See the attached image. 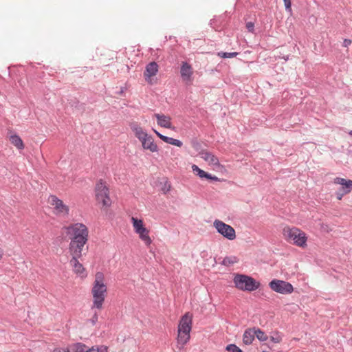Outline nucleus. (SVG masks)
Returning <instances> with one entry per match:
<instances>
[{
	"label": "nucleus",
	"mask_w": 352,
	"mask_h": 352,
	"mask_svg": "<svg viewBox=\"0 0 352 352\" xmlns=\"http://www.w3.org/2000/svg\"><path fill=\"white\" fill-rule=\"evenodd\" d=\"M283 239L292 245L305 249L307 247V236L297 227L285 226L283 229Z\"/></svg>",
	"instance_id": "f03ea898"
},
{
	"label": "nucleus",
	"mask_w": 352,
	"mask_h": 352,
	"mask_svg": "<svg viewBox=\"0 0 352 352\" xmlns=\"http://www.w3.org/2000/svg\"><path fill=\"white\" fill-rule=\"evenodd\" d=\"M228 352H243L236 345L230 344L226 346Z\"/></svg>",
	"instance_id": "bb28decb"
},
{
	"label": "nucleus",
	"mask_w": 352,
	"mask_h": 352,
	"mask_svg": "<svg viewBox=\"0 0 352 352\" xmlns=\"http://www.w3.org/2000/svg\"><path fill=\"white\" fill-rule=\"evenodd\" d=\"M199 155L201 159L208 163L209 166H219V161L218 157L211 152L207 150H201L199 153Z\"/></svg>",
	"instance_id": "2eb2a0df"
},
{
	"label": "nucleus",
	"mask_w": 352,
	"mask_h": 352,
	"mask_svg": "<svg viewBox=\"0 0 352 352\" xmlns=\"http://www.w3.org/2000/svg\"><path fill=\"white\" fill-rule=\"evenodd\" d=\"M349 194V192H346V191L343 190H341V189H338L336 192V199L338 200H342V199L343 198V197L346 195H348Z\"/></svg>",
	"instance_id": "c85d7f7f"
},
{
	"label": "nucleus",
	"mask_w": 352,
	"mask_h": 352,
	"mask_svg": "<svg viewBox=\"0 0 352 352\" xmlns=\"http://www.w3.org/2000/svg\"><path fill=\"white\" fill-rule=\"evenodd\" d=\"M130 128L135 136L138 139L141 140L144 135H146L148 133L143 129V128L136 122H131L130 124Z\"/></svg>",
	"instance_id": "6ab92c4d"
},
{
	"label": "nucleus",
	"mask_w": 352,
	"mask_h": 352,
	"mask_svg": "<svg viewBox=\"0 0 352 352\" xmlns=\"http://www.w3.org/2000/svg\"><path fill=\"white\" fill-rule=\"evenodd\" d=\"M269 285L273 291L281 294H289L294 291L291 283L281 280L274 279Z\"/></svg>",
	"instance_id": "9d476101"
},
{
	"label": "nucleus",
	"mask_w": 352,
	"mask_h": 352,
	"mask_svg": "<svg viewBox=\"0 0 352 352\" xmlns=\"http://www.w3.org/2000/svg\"><path fill=\"white\" fill-rule=\"evenodd\" d=\"M278 352H282V351H278Z\"/></svg>",
	"instance_id": "a19ab883"
},
{
	"label": "nucleus",
	"mask_w": 352,
	"mask_h": 352,
	"mask_svg": "<svg viewBox=\"0 0 352 352\" xmlns=\"http://www.w3.org/2000/svg\"><path fill=\"white\" fill-rule=\"evenodd\" d=\"M52 352H69L68 349V346L66 348L57 347L55 348Z\"/></svg>",
	"instance_id": "473e14b6"
},
{
	"label": "nucleus",
	"mask_w": 352,
	"mask_h": 352,
	"mask_svg": "<svg viewBox=\"0 0 352 352\" xmlns=\"http://www.w3.org/2000/svg\"><path fill=\"white\" fill-rule=\"evenodd\" d=\"M272 342L274 343H279L282 341V337L279 333H276L274 336L270 337Z\"/></svg>",
	"instance_id": "c756f323"
},
{
	"label": "nucleus",
	"mask_w": 352,
	"mask_h": 352,
	"mask_svg": "<svg viewBox=\"0 0 352 352\" xmlns=\"http://www.w3.org/2000/svg\"><path fill=\"white\" fill-rule=\"evenodd\" d=\"M134 231L138 234L140 239L146 245H149L152 240L149 236V230L145 227L142 219H138L134 217L131 219Z\"/></svg>",
	"instance_id": "0eeeda50"
},
{
	"label": "nucleus",
	"mask_w": 352,
	"mask_h": 352,
	"mask_svg": "<svg viewBox=\"0 0 352 352\" xmlns=\"http://www.w3.org/2000/svg\"><path fill=\"white\" fill-rule=\"evenodd\" d=\"M155 117L157 119V124L162 126L166 129H171V118L170 116H165L164 114H155Z\"/></svg>",
	"instance_id": "a211bd4d"
},
{
	"label": "nucleus",
	"mask_w": 352,
	"mask_h": 352,
	"mask_svg": "<svg viewBox=\"0 0 352 352\" xmlns=\"http://www.w3.org/2000/svg\"><path fill=\"white\" fill-rule=\"evenodd\" d=\"M349 134L350 135H352V130H351V131H350L349 132Z\"/></svg>",
	"instance_id": "58836bf2"
},
{
	"label": "nucleus",
	"mask_w": 352,
	"mask_h": 352,
	"mask_svg": "<svg viewBox=\"0 0 352 352\" xmlns=\"http://www.w3.org/2000/svg\"><path fill=\"white\" fill-rule=\"evenodd\" d=\"M3 255V250L0 248V260L2 258Z\"/></svg>",
	"instance_id": "e433bc0d"
},
{
	"label": "nucleus",
	"mask_w": 352,
	"mask_h": 352,
	"mask_svg": "<svg viewBox=\"0 0 352 352\" xmlns=\"http://www.w3.org/2000/svg\"><path fill=\"white\" fill-rule=\"evenodd\" d=\"M255 331V337L261 342L266 341L268 339V336L266 333L258 328H254Z\"/></svg>",
	"instance_id": "393cba45"
},
{
	"label": "nucleus",
	"mask_w": 352,
	"mask_h": 352,
	"mask_svg": "<svg viewBox=\"0 0 352 352\" xmlns=\"http://www.w3.org/2000/svg\"><path fill=\"white\" fill-rule=\"evenodd\" d=\"M10 142L19 150H23L25 148L24 143L22 139L16 134H14L10 136Z\"/></svg>",
	"instance_id": "5701e85b"
},
{
	"label": "nucleus",
	"mask_w": 352,
	"mask_h": 352,
	"mask_svg": "<svg viewBox=\"0 0 352 352\" xmlns=\"http://www.w3.org/2000/svg\"><path fill=\"white\" fill-rule=\"evenodd\" d=\"M286 10H291L292 2L291 0H283Z\"/></svg>",
	"instance_id": "f704fd0d"
},
{
	"label": "nucleus",
	"mask_w": 352,
	"mask_h": 352,
	"mask_svg": "<svg viewBox=\"0 0 352 352\" xmlns=\"http://www.w3.org/2000/svg\"><path fill=\"white\" fill-rule=\"evenodd\" d=\"M238 54L237 52H232V53H228V52H219L218 56L221 58H233L236 56Z\"/></svg>",
	"instance_id": "a878e982"
},
{
	"label": "nucleus",
	"mask_w": 352,
	"mask_h": 352,
	"mask_svg": "<svg viewBox=\"0 0 352 352\" xmlns=\"http://www.w3.org/2000/svg\"><path fill=\"white\" fill-rule=\"evenodd\" d=\"M139 141L141 142L142 146L144 150H148L151 153L158 151V146L151 135L147 134L141 138V140H139Z\"/></svg>",
	"instance_id": "ddd939ff"
},
{
	"label": "nucleus",
	"mask_w": 352,
	"mask_h": 352,
	"mask_svg": "<svg viewBox=\"0 0 352 352\" xmlns=\"http://www.w3.org/2000/svg\"><path fill=\"white\" fill-rule=\"evenodd\" d=\"M79 258H72L69 264L73 268V271L81 276H85V270L82 265L78 261Z\"/></svg>",
	"instance_id": "f3484780"
},
{
	"label": "nucleus",
	"mask_w": 352,
	"mask_h": 352,
	"mask_svg": "<svg viewBox=\"0 0 352 352\" xmlns=\"http://www.w3.org/2000/svg\"><path fill=\"white\" fill-rule=\"evenodd\" d=\"M87 241L79 240H71L69 245V251L72 258H80L82 255V250Z\"/></svg>",
	"instance_id": "9b49d317"
},
{
	"label": "nucleus",
	"mask_w": 352,
	"mask_h": 352,
	"mask_svg": "<svg viewBox=\"0 0 352 352\" xmlns=\"http://www.w3.org/2000/svg\"><path fill=\"white\" fill-rule=\"evenodd\" d=\"M89 347L81 342H76L68 346L69 352H89Z\"/></svg>",
	"instance_id": "412c9836"
},
{
	"label": "nucleus",
	"mask_w": 352,
	"mask_h": 352,
	"mask_svg": "<svg viewBox=\"0 0 352 352\" xmlns=\"http://www.w3.org/2000/svg\"><path fill=\"white\" fill-rule=\"evenodd\" d=\"M246 28H247V29L248 30L249 32H254V25L252 22H248L246 24Z\"/></svg>",
	"instance_id": "72a5a7b5"
},
{
	"label": "nucleus",
	"mask_w": 352,
	"mask_h": 352,
	"mask_svg": "<svg viewBox=\"0 0 352 352\" xmlns=\"http://www.w3.org/2000/svg\"><path fill=\"white\" fill-rule=\"evenodd\" d=\"M233 282L235 287L241 291L252 292L256 290L260 287L258 282L245 274H235Z\"/></svg>",
	"instance_id": "423d86ee"
},
{
	"label": "nucleus",
	"mask_w": 352,
	"mask_h": 352,
	"mask_svg": "<svg viewBox=\"0 0 352 352\" xmlns=\"http://www.w3.org/2000/svg\"><path fill=\"white\" fill-rule=\"evenodd\" d=\"M320 230L326 233H329L332 230L331 228L327 223H322L320 225Z\"/></svg>",
	"instance_id": "7c9ffc66"
},
{
	"label": "nucleus",
	"mask_w": 352,
	"mask_h": 352,
	"mask_svg": "<svg viewBox=\"0 0 352 352\" xmlns=\"http://www.w3.org/2000/svg\"><path fill=\"white\" fill-rule=\"evenodd\" d=\"M155 133H156V135L162 140H163L164 142L166 143H168V144H170V142L172 141V138H169V137H167V136H165V135H162L161 133H160L159 132H157V131L154 130Z\"/></svg>",
	"instance_id": "cd10ccee"
},
{
	"label": "nucleus",
	"mask_w": 352,
	"mask_h": 352,
	"mask_svg": "<svg viewBox=\"0 0 352 352\" xmlns=\"http://www.w3.org/2000/svg\"><path fill=\"white\" fill-rule=\"evenodd\" d=\"M180 74L184 82H185L186 84L192 82L193 69L190 64L186 62H182Z\"/></svg>",
	"instance_id": "4468645a"
},
{
	"label": "nucleus",
	"mask_w": 352,
	"mask_h": 352,
	"mask_svg": "<svg viewBox=\"0 0 352 352\" xmlns=\"http://www.w3.org/2000/svg\"><path fill=\"white\" fill-rule=\"evenodd\" d=\"M192 172L195 175H198L200 178H206L208 179H211V180H214V181H217L218 180V177H217L212 176L211 175L207 173L204 170H203L201 168H199L195 164H193L192 166Z\"/></svg>",
	"instance_id": "aec40b11"
},
{
	"label": "nucleus",
	"mask_w": 352,
	"mask_h": 352,
	"mask_svg": "<svg viewBox=\"0 0 352 352\" xmlns=\"http://www.w3.org/2000/svg\"><path fill=\"white\" fill-rule=\"evenodd\" d=\"M239 262V258L236 256H226L223 258L222 264L229 267Z\"/></svg>",
	"instance_id": "b1692460"
},
{
	"label": "nucleus",
	"mask_w": 352,
	"mask_h": 352,
	"mask_svg": "<svg viewBox=\"0 0 352 352\" xmlns=\"http://www.w3.org/2000/svg\"><path fill=\"white\" fill-rule=\"evenodd\" d=\"M70 240L87 241L89 230L86 225L82 223H75L64 228Z\"/></svg>",
	"instance_id": "20e7f679"
},
{
	"label": "nucleus",
	"mask_w": 352,
	"mask_h": 352,
	"mask_svg": "<svg viewBox=\"0 0 352 352\" xmlns=\"http://www.w3.org/2000/svg\"><path fill=\"white\" fill-rule=\"evenodd\" d=\"M170 144L178 146V147H181V146H182L183 143L179 140L172 138Z\"/></svg>",
	"instance_id": "2f4dec72"
},
{
	"label": "nucleus",
	"mask_w": 352,
	"mask_h": 352,
	"mask_svg": "<svg viewBox=\"0 0 352 352\" xmlns=\"http://www.w3.org/2000/svg\"><path fill=\"white\" fill-rule=\"evenodd\" d=\"M170 185L168 184V188H167V191H168L170 190Z\"/></svg>",
	"instance_id": "4c0bfd02"
},
{
	"label": "nucleus",
	"mask_w": 352,
	"mask_h": 352,
	"mask_svg": "<svg viewBox=\"0 0 352 352\" xmlns=\"http://www.w3.org/2000/svg\"><path fill=\"white\" fill-rule=\"evenodd\" d=\"M159 70V66L155 62H151L146 65L145 71L144 72V77L145 80L150 85L155 82L154 76Z\"/></svg>",
	"instance_id": "f8f14e48"
},
{
	"label": "nucleus",
	"mask_w": 352,
	"mask_h": 352,
	"mask_svg": "<svg viewBox=\"0 0 352 352\" xmlns=\"http://www.w3.org/2000/svg\"><path fill=\"white\" fill-rule=\"evenodd\" d=\"M48 203L52 207L55 214L65 217L69 214V207L56 196L50 195L48 198Z\"/></svg>",
	"instance_id": "1a4fd4ad"
},
{
	"label": "nucleus",
	"mask_w": 352,
	"mask_h": 352,
	"mask_svg": "<svg viewBox=\"0 0 352 352\" xmlns=\"http://www.w3.org/2000/svg\"><path fill=\"white\" fill-rule=\"evenodd\" d=\"M255 338V331L254 328H250L245 331L243 335V342L249 345L251 344Z\"/></svg>",
	"instance_id": "4be33fe9"
},
{
	"label": "nucleus",
	"mask_w": 352,
	"mask_h": 352,
	"mask_svg": "<svg viewBox=\"0 0 352 352\" xmlns=\"http://www.w3.org/2000/svg\"><path fill=\"white\" fill-rule=\"evenodd\" d=\"M213 226L219 234L228 240L232 241L236 239L235 230L231 226L219 219L214 221Z\"/></svg>",
	"instance_id": "6e6552de"
},
{
	"label": "nucleus",
	"mask_w": 352,
	"mask_h": 352,
	"mask_svg": "<svg viewBox=\"0 0 352 352\" xmlns=\"http://www.w3.org/2000/svg\"><path fill=\"white\" fill-rule=\"evenodd\" d=\"M103 274L98 272L96 275L94 285L92 289L94 296V306L100 309L104 300V294L107 292V287L103 283Z\"/></svg>",
	"instance_id": "39448f33"
},
{
	"label": "nucleus",
	"mask_w": 352,
	"mask_h": 352,
	"mask_svg": "<svg viewBox=\"0 0 352 352\" xmlns=\"http://www.w3.org/2000/svg\"><path fill=\"white\" fill-rule=\"evenodd\" d=\"M192 314L186 312L182 316L177 326V343L179 349H182L190 339V331L192 327Z\"/></svg>",
	"instance_id": "f257e3e1"
},
{
	"label": "nucleus",
	"mask_w": 352,
	"mask_h": 352,
	"mask_svg": "<svg viewBox=\"0 0 352 352\" xmlns=\"http://www.w3.org/2000/svg\"><path fill=\"white\" fill-rule=\"evenodd\" d=\"M351 44V41L350 39H344L343 41V46L348 47Z\"/></svg>",
	"instance_id": "c9c22d12"
},
{
	"label": "nucleus",
	"mask_w": 352,
	"mask_h": 352,
	"mask_svg": "<svg viewBox=\"0 0 352 352\" xmlns=\"http://www.w3.org/2000/svg\"><path fill=\"white\" fill-rule=\"evenodd\" d=\"M333 183L340 186L339 189L343 190L346 192H351L352 190V180L342 177H337L333 179Z\"/></svg>",
	"instance_id": "dca6fc26"
},
{
	"label": "nucleus",
	"mask_w": 352,
	"mask_h": 352,
	"mask_svg": "<svg viewBox=\"0 0 352 352\" xmlns=\"http://www.w3.org/2000/svg\"><path fill=\"white\" fill-rule=\"evenodd\" d=\"M263 352H269V351H263Z\"/></svg>",
	"instance_id": "ea45409f"
},
{
	"label": "nucleus",
	"mask_w": 352,
	"mask_h": 352,
	"mask_svg": "<svg viewBox=\"0 0 352 352\" xmlns=\"http://www.w3.org/2000/svg\"><path fill=\"white\" fill-rule=\"evenodd\" d=\"M95 197L96 205L100 210L107 213L109 207V190L107 184L102 180L99 181L95 188Z\"/></svg>",
	"instance_id": "7ed1b4c3"
}]
</instances>
